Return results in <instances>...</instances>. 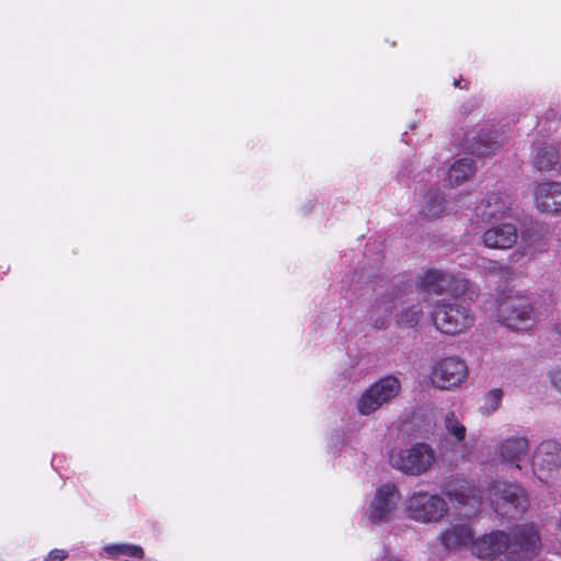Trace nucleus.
<instances>
[{
	"label": "nucleus",
	"instance_id": "20e7f679",
	"mask_svg": "<svg viewBox=\"0 0 561 561\" xmlns=\"http://www.w3.org/2000/svg\"><path fill=\"white\" fill-rule=\"evenodd\" d=\"M485 499L502 515L520 514L528 506L525 490L518 484L504 481L493 482L486 491Z\"/></svg>",
	"mask_w": 561,
	"mask_h": 561
},
{
	"label": "nucleus",
	"instance_id": "4be33fe9",
	"mask_svg": "<svg viewBox=\"0 0 561 561\" xmlns=\"http://www.w3.org/2000/svg\"><path fill=\"white\" fill-rule=\"evenodd\" d=\"M447 282L446 293L453 296L459 297L463 295H468L470 299L477 296V290L473 284L467 279L460 273H448L447 272Z\"/></svg>",
	"mask_w": 561,
	"mask_h": 561
},
{
	"label": "nucleus",
	"instance_id": "4468645a",
	"mask_svg": "<svg viewBox=\"0 0 561 561\" xmlns=\"http://www.w3.org/2000/svg\"><path fill=\"white\" fill-rule=\"evenodd\" d=\"M534 203L542 214L561 216V182L538 183L534 190Z\"/></svg>",
	"mask_w": 561,
	"mask_h": 561
},
{
	"label": "nucleus",
	"instance_id": "c756f323",
	"mask_svg": "<svg viewBox=\"0 0 561 561\" xmlns=\"http://www.w3.org/2000/svg\"><path fill=\"white\" fill-rule=\"evenodd\" d=\"M549 377L554 389L561 394V367L550 371Z\"/></svg>",
	"mask_w": 561,
	"mask_h": 561
},
{
	"label": "nucleus",
	"instance_id": "5701e85b",
	"mask_svg": "<svg viewBox=\"0 0 561 561\" xmlns=\"http://www.w3.org/2000/svg\"><path fill=\"white\" fill-rule=\"evenodd\" d=\"M559 162V154L552 145H545L536 150L534 165L538 171L548 172Z\"/></svg>",
	"mask_w": 561,
	"mask_h": 561
},
{
	"label": "nucleus",
	"instance_id": "cd10ccee",
	"mask_svg": "<svg viewBox=\"0 0 561 561\" xmlns=\"http://www.w3.org/2000/svg\"><path fill=\"white\" fill-rule=\"evenodd\" d=\"M479 268L483 275H500L505 271V267L500 262L493 260H482Z\"/></svg>",
	"mask_w": 561,
	"mask_h": 561
},
{
	"label": "nucleus",
	"instance_id": "39448f33",
	"mask_svg": "<svg viewBox=\"0 0 561 561\" xmlns=\"http://www.w3.org/2000/svg\"><path fill=\"white\" fill-rule=\"evenodd\" d=\"M405 513L412 520L422 524L437 523L448 513L446 501L426 491H417L405 501Z\"/></svg>",
	"mask_w": 561,
	"mask_h": 561
},
{
	"label": "nucleus",
	"instance_id": "bb28decb",
	"mask_svg": "<svg viewBox=\"0 0 561 561\" xmlns=\"http://www.w3.org/2000/svg\"><path fill=\"white\" fill-rule=\"evenodd\" d=\"M503 398V391L500 388H494L490 390L483 399L482 409L485 413H493L499 409Z\"/></svg>",
	"mask_w": 561,
	"mask_h": 561
},
{
	"label": "nucleus",
	"instance_id": "9b49d317",
	"mask_svg": "<svg viewBox=\"0 0 561 561\" xmlns=\"http://www.w3.org/2000/svg\"><path fill=\"white\" fill-rule=\"evenodd\" d=\"M444 494L449 501H455L466 510V515L478 511L482 503V495L476 485L465 479L449 480L444 486Z\"/></svg>",
	"mask_w": 561,
	"mask_h": 561
},
{
	"label": "nucleus",
	"instance_id": "f3484780",
	"mask_svg": "<svg viewBox=\"0 0 561 561\" xmlns=\"http://www.w3.org/2000/svg\"><path fill=\"white\" fill-rule=\"evenodd\" d=\"M503 144V137L494 131H486L481 134L471 131L467 135L466 138V149L471 154L479 157H488L493 154Z\"/></svg>",
	"mask_w": 561,
	"mask_h": 561
},
{
	"label": "nucleus",
	"instance_id": "1a4fd4ad",
	"mask_svg": "<svg viewBox=\"0 0 561 561\" xmlns=\"http://www.w3.org/2000/svg\"><path fill=\"white\" fill-rule=\"evenodd\" d=\"M501 322L514 331H526L534 327L536 317L529 301L515 297L504 301L499 311Z\"/></svg>",
	"mask_w": 561,
	"mask_h": 561
},
{
	"label": "nucleus",
	"instance_id": "473e14b6",
	"mask_svg": "<svg viewBox=\"0 0 561 561\" xmlns=\"http://www.w3.org/2000/svg\"><path fill=\"white\" fill-rule=\"evenodd\" d=\"M459 84H460V83H459V81H455V87H457V88H458V87H459Z\"/></svg>",
	"mask_w": 561,
	"mask_h": 561
},
{
	"label": "nucleus",
	"instance_id": "dca6fc26",
	"mask_svg": "<svg viewBox=\"0 0 561 561\" xmlns=\"http://www.w3.org/2000/svg\"><path fill=\"white\" fill-rule=\"evenodd\" d=\"M517 228L510 222L493 225L481 237L485 248L497 250L511 249L517 242Z\"/></svg>",
	"mask_w": 561,
	"mask_h": 561
},
{
	"label": "nucleus",
	"instance_id": "6ab92c4d",
	"mask_svg": "<svg viewBox=\"0 0 561 561\" xmlns=\"http://www.w3.org/2000/svg\"><path fill=\"white\" fill-rule=\"evenodd\" d=\"M100 556L114 561H140L145 551L135 543H108L102 547Z\"/></svg>",
	"mask_w": 561,
	"mask_h": 561
},
{
	"label": "nucleus",
	"instance_id": "f8f14e48",
	"mask_svg": "<svg viewBox=\"0 0 561 561\" xmlns=\"http://www.w3.org/2000/svg\"><path fill=\"white\" fill-rule=\"evenodd\" d=\"M513 201L502 192L488 194L474 209L477 219L481 222L504 219L512 209Z\"/></svg>",
	"mask_w": 561,
	"mask_h": 561
},
{
	"label": "nucleus",
	"instance_id": "a211bd4d",
	"mask_svg": "<svg viewBox=\"0 0 561 561\" xmlns=\"http://www.w3.org/2000/svg\"><path fill=\"white\" fill-rule=\"evenodd\" d=\"M444 426L449 436L455 440V453L460 458H467L470 455V446L466 442L467 428L454 412H448L444 417Z\"/></svg>",
	"mask_w": 561,
	"mask_h": 561
},
{
	"label": "nucleus",
	"instance_id": "393cba45",
	"mask_svg": "<svg viewBox=\"0 0 561 561\" xmlns=\"http://www.w3.org/2000/svg\"><path fill=\"white\" fill-rule=\"evenodd\" d=\"M423 318V308L420 304H414L402 308L396 314V323L400 328H414Z\"/></svg>",
	"mask_w": 561,
	"mask_h": 561
},
{
	"label": "nucleus",
	"instance_id": "f257e3e1",
	"mask_svg": "<svg viewBox=\"0 0 561 561\" xmlns=\"http://www.w3.org/2000/svg\"><path fill=\"white\" fill-rule=\"evenodd\" d=\"M540 547L541 540L538 530L534 525L527 524L515 529L513 540L501 530H493L479 537L474 536L471 553L479 559L495 558L502 553L518 554L520 558L528 559L536 556Z\"/></svg>",
	"mask_w": 561,
	"mask_h": 561
},
{
	"label": "nucleus",
	"instance_id": "aec40b11",
	"mask_svg": "<svg viewBox=\"0 0 561 561\" xmlns=\"http://www.w3.org/2000/svg\"><path fill=\"white\" fill-rule=\"evenodd\" d=\"M474 172L476 168L471 159H458L449 167L445 183L450 187L458 186L468 181Z\"/></svg>",
	"mask_w": 561,
	"mask_h": 561
},
{
	"label": "nucleus",
	"instance_id": "7ed1b4c3",
	"mask_svg": "<svg viewBox=\"0 0 561 561\" xmlns=\"http://www.w3.org/2000/svg\"><path fill=\"white\" fill-rule=\"evenodd\" d=\"M431 317L436 330L451 336L468 331L474 323L469 307L446 300L437 301Z\"/></svg>",
	"mask_w": 561,
	"mask_h": 561
},
{
	"label": "nucleus",
	"instance_id": "6e6552de",
	"mask_svg": "<svg viewBox=\"0 0 561 561\" xmlns=\"http://www.w3.org/2000/svg\"><path fill=\"white\" fill-rule=\"evenodd\" d=\"M401 501V494L393 484H383L375 492L365 518L373 525L387 523L391 519L393 512Z\"/></svg>",
	"mask_w": 561,
	"mask_h": 561
},
{
	"label": "nucleus",
	"instance_id": "423d86ee",
	"mask_svg": "<svg viewBox=\"0 0 561 561\" xmlns=\"http://www.w3.org/2000/svg\"><path fill=\"white\" fill-rule=\"evenodd\" d=\"M401 391V381L396 376H386L374 382L357 401L362 415H369L383 404L391 402Z\"/></svg>",
	"mask_w": 561,
	"mask_h": 561
},
{
	"label": "nucleus",
	"instance_id": "0eeeda50",
	"mask_svg": "<svg viewBox=\"0 0 561 561\" xmlns=\"http://www.w3.org/2000/svg\"><path fill=\"white\" fill-rule=\"evenodd\" d=\"M531 465L537 478L550 483L561 470V446L552 439L541 442L534 453Z\"/></svg>",
	"mask_w": 561,
	"mask_h": 561
},
{
	"label": "nucleus",
	"instance_id": "b1692460",
	"mask_svg": "<svg viewBox=\"0 0 561 561\" xmlns=\"http://www.w3.org/2000/svg\"><path fill=\"white\" fill-rule=\"evenodd\" d=\"M446 209L445 198L439 190H431L423 197L422 213L428 218L442 215Z\"/></svg>",
	"mask_w": 561,
	"mask_h": 561
},
{
	"label": "nucleus",
	"instance_id": "412c9836",
	"mask_svg": "<svg viewBox=\"0 0 561 561\" xmlns=\"http://www.w3.org/2000/svg\"><path fill=\"white\" fill-rule=\"evenodd\" d=\"M448 279L447 272L428 270L420 277V284L425 291L442 295L446 293Z\"/></svg>",
	"mask_w": 561,
	"mask_h": 561
},
{
	"label": "nucleus",
	"instance_id": "7c9ffc66",
	"mask_svg": "<svg viewBox=\"0 0 561 561\" xmlns=\"http://www.w3.org/2000/svg\"><path fill=\"white\" fill-rule=\"evenodd\" d=\"M377 561H399V559L396 556L386 552L380 558H378Z\"/></svg>",
	"mask_w": 561,
	"mask_h": 561
},
{
	"label": "nucleus",
	"instance_id": "a878e982",
	"mask_svg": "<svg viewBox=\"0 0 561 561\" xmlns=\"http://www.w3.org/2000/svg\"><path fill=\"white\" fill-rule=\"evenodd\" d=\"M392 306L393 304L390 300H381L373 306L369 319L374 328L381 329L386 327Z\"/></svg>",
	"mask_w": 561,
	"mask_h": 561
},
{
	"label": "nucleus",
	"instance_id": "2f4dec72",
	"mask_svg": "<svg viewBox=\"0 0 561 561\" xmlns=\"http://www.w3.org/2000/svg\"><path fill=\"white\" fill-rule=\"evenodd\" d=\"M554 332L561 337V322L554 327Z\"/></svg>",
	"mask_w": 561,
	"mask_h": 561
},
{
	"label": "nucleus",
	"instance_id": "c85d7f7f",
	"mask_svg": "<svg viewBox=\"0 0 561 561\" xmlns=\"http://www.w3.org/2000/svg\"><path fill=\"white\" fill-rule=\"evenodd\" d=\"M67 557L68 552L66 550L54 549L48 553L44 561H64L67 559Z\"/></svg>",
	"mask_w": 561,
	"mask_h": 561
},
{
	"label": "nucleus",
	"instance_id": "9d476101",
	"mask_svg": "<svg viewBox=\"0 0 561 561\" xmlns=\"http://www.w3.org/2000/svg\"><path fill=\"white\" fill-rule=\"evenodd\" d=\"M468 377L467 365L456 356H449L435 364L431 373L432 383L442 390L460 386Z\"/></svg>",
	"mask_w": 561,
	"mask_h": 561
},
{
	"label": "nucleus",
	"instance_id": "2eb2a0df",
	"mask_svg": "<svg viewBox=\"0 0 561 561\" xmlns=\"http://www.w3.org/2000/svg\"><path fill=\"white\" fill-rule=\"evenodd\" d=\"M529 442L524 436H512L500 442L495 455L501 462L522 469V463L528 459Z\"/></svg>",
	"mask_w": 561,
	"mask_h": 561
},
{
	"label": "nucleus",
	"instance_id": "f03ea898",
	"mask_svg": "<svg viewBox=\"0 0 561 561\" xmlns=\"http://www.w3.org/2000/svg\"><path fill=\"white\" fill-rule=\"evenodd\" d=\"M436 453L426 443H415L405 448H393L389 455L392 468L413 477L430 472L436 465Z\"/></svg>",
	"mask_w": 561,
	"mask_h": 561
},
{
	"label": "nucleus",
	"instance_id": "ddd939ff",
	"mask_svg": "<svg viewBox=\"0 0 561 561\" xmlns=\"http://www.w3.org/2000/svg\"><path fill=\"white\" fill-rule=\"evenodd\" d=\"M474 530L468 523H453L440 531L438 541L447 551L458 552L463 549L471 551Z\"/></svg>",
	"mask_w": 561,
	"mask_h": 561
}]
</instances>
